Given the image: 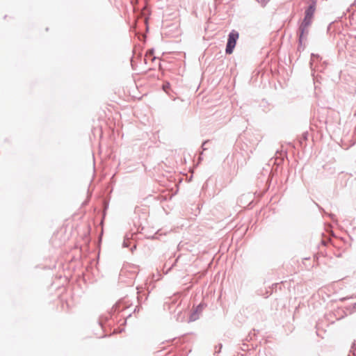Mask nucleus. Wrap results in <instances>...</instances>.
I'll return each mask as SVG.
<instances>
[{
    "label": "nucleus",
    "mask_w": 356,
    "mask_h": 356,
    "mask_svg": "<svg viewBox=\"0 0 356 356\" xmlns=\"http://www.w3.org/2000/svg\"><path fill=\"white\" fill-rule=\"evenodd\" d=\"M165 88H168V86H163V89H164V90H165Z\"/></svg>",
    "instance_id": "5"
},
{
    "label": "nucleus",
    "mask_w": 356,
    "mask_h": 356,
    "mask_svg": "<svg viewBox=\"0 0 356 356\" xmlns=\"http://www.w3.org/2000/svg\"><path fill=\"white\" fill-rule=\"evenodd\" d=\"M165 88H168V86H163V89H164V90H165Z\"/></svg>",
    "instance_id": "4"
},
{
    "label": "nucleus",
    "mask_w": 356,
    "mask_h": 356,
    "mask_svg": "<svg viewBox=\"0 0 356 356\" xmlns=\"http://www.w3.org/2000/svg\"><path fill=\"white\" fill-rule=\"evenodd\" d=\"M203 309V306L200 305L196 308L195 311L191 315L189 320L191 321H194L199 318V314L202 312Z\"/></svg>",
    "instance_id": "3"
},
{
    "label": "nucleus",
    "mask_w": 356,
    "mask_h": 356,
    "mask_svg": "<svg viewBox=\"0 0 356 356\" xmlns=\"http://www.w3.org/2000/svg\"><path fill=\"white\" fill-rule=\"evenodd\" d=\"M238 38V33L235 31H232L229 34V38L227 40V44L226 47V53L228 54H231L233 52V50L236 46V40Z\"/></svg>",
    "instance_id": "1"
},
{
    "label": "nucleus",
    "mask_w": 356,
    "mask_h": 356,
    "mask_svg": "<svg viewBox=\"0 0 356 356\" xmlns=\"http://www.w3.org/2000/svg\"><path fill=\"white\" fill-rule=\"evenodd\" d=\"M315 7L314 5L309 6V7L307 8V10L305 12V17L302 23V26L307 27L309 25L312 18L313 17V15L314 13Z\"/></svg>",
    "instance_id": "2"
}]
</instances>
